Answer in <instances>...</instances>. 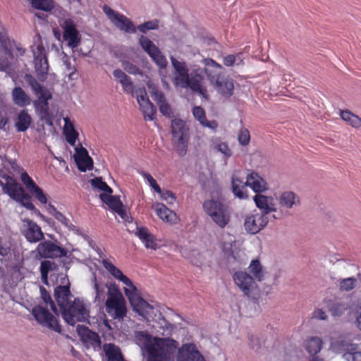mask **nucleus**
<instances>
[{
  "label": "nucleus",
  "instance_id": "obj_19",
  "mask_svg": "<svg viewBox=\"0 0 361 361\" xmlns=\"http://www.w3.org/2000/svg\"><path fill=\"white\" fill-rule=\"evenodd\" d=\"M36 251L42 258L62 257L67 255L66 249L56 245L50 240H45L39 243Z\"/></svg>",
  "mask_w": 361,
  "mask_h": 361
},
{
  "label": "nucleus",
  "instance_id": "obj_23",
  "mask_svg": "<svg viewBox=\"0 0 361 361\" xmlns=\"http://www.w3.org/2000/svg\"><path fill=\"white\" fill-rule=\"evenodd\" d=\"M214 85L215 90L224 97H230L233 92L234 84L233 80L219 75L218 73L214 74Z\"/></svg>",
  "mask_w": 361,
  "mask_h": 361
},
{
  "label": "nucleus",
  "instance_id": "obj_1",
  "mask_svg": "<svg viewBox=\"0 0 361 361\" xmlns=\"http://www.w3.org/2000/svg\"><path fill=\"white\" fill-rule=\"evenodd\" d=\"M135 338L147 361H173L177 350L176 361H206L192 343L178 348V343L173 338L153 337L143 331L137 332Z\"/></svg>",
  "mask_w": 361,
  "mask_h": 361
},
{
  "label": "nucleus",
  "instance_id": "obj_56",
  "mask_svg": "<svg viewBox=\"0 0 361 361\" xmlns=\"http://www.w3.org/2000/svg\"><path fill=\"white\" fill-rule=\"evenodd\" d=\"M22 206L25 207L29 210H34L35 207L30 200V197L28 194L24 192L19 199L16 200Z\"/></svg>",
  "mask_w": 361,
  "mask_h": 361
},
{
  "label": "nucleus",
  "instance_id": "obj_3",
  "mask_svg": "<svg viewBox=\"0 0 361 361\" xmlns=\"http://www.w3.org/2000/svg\"><path fill=\"white\" fill-rule=\"evenodd\" d=\"M122 283L126 286L123 290L133 310L147 321L154 320L157 309L140 296L137 288L128 277Z\"/></svg>",
  "mask_w": 361,
  "mask_h": 361
},
{
  "label": "nucleus",
  "instance_id": "obj_12",
  "mask_svg": "<svg viewBox=\"0 0 361 361\" xmlns=\"http://www.w3.org/2000/svg\"><path fill=\"white\" fill-rule=\"evenodd\" d=\"M103 11L111 22L120 30L126 33H135L137 28L133 23L126 16L104 5Z\"/></svg>",
  "mask_w": 361,
  "mask_h": 361
},
{
  "label": "nucleus",
  "instance_id": "obj_32",
  "mask_svg": "<svg viewBox=\"0 0 361 361\" xmlns=\"http://www.w3.org/2000/svg\"><path fill=\"white\" fill-rule=\"evenodd\" d=\"M248 270L253 279L258 281H262L267 277L268 272L258 259H252L250 262Z\"/></svg>",
  "mask_w": 361,
  "mask_h": 361
},
{
  "label": "nucleus",
  "instance_id": "obj_49",
  "mask_svg": "<svg viewBox=\"0 0 361 361\" xmlns=\"http://www.w3.org/2000/svg\"><path fill=\"white\" fill-rule=\"evenodd\" d=\"M91 185L95 188L98 189L99 190L103 191V192H108L109 193H112L113 190L112 189L100 178H95L90 180Z\"/></svg>",
  "mask_w": 361,
  "mask_h": 361
},
{
  "label": "nucleus",
  "instance_id": "obj_58",
  "mask_svg": "<svg viewBox=\"0 0 361 361\" xmlns=\"http://www.w3.org/2000/svg\"><path fill=\"white\" fill-rule=\"evenodd\" d=\"M354 308V312L352 314H354L355 316V324L361 331V301L357 300Z\"/></svg>",
  "mask_w": 361,
  "mask_h": 361
},
{
  "label": "nucleus",
  "instance_id": "obj_7",
  "mask_svg": "<svg viewBox=\"0 0 361 361\" xmlns=\"http://www.w3.org/2000/svg\"><path fill=\"white\" fill-rule=\"evenodd\" d=\"M139 42L143 50L160 68L159 73L161 75V82L166 89H169V85L166 81V75L163 73V70L166 68L168 64L166 57L162 54L160 49L147 37L142 35L139 39Z\"/></svg>",
  "mask_w": 361,
  "mask_h": 361
},
{
  "label": "nucleus",
  "instance_id": "obj_63",
  "mask_svg": "<svg viewBox=\"0 0 361 361\" xmlns=\"http://www.w3.org/2000/svg\"><path fill=\"white\" fill-rule=\"evenodd\" d=\"M231 239L228 242H225L222 245V250L223 251L228 255H230L232 253V247L233 243H235L234 238L233 236H230Z\"/></svg>",
  "mask_w": 361,
  "mask_h": 361
},
{
  "label": "nucleus",
  "instance_id": "obj_2",
  "mask_svg": "<svg viewBox=\"0 0 361 361\" xmlns=\"http://www.w3.org/2000/svg\"><path fill=\"white\" fill-rule=\"evenodd\" d=\"M61 285L54 289V297L60 307L62 317L65 322L74 326L78 322H85L89 318V310L85 303L78 298L71 302L70 283L66 276L59 275Z\"/></svg>",
  "mask_w": 361,
  "mask_h": 361
},
{
  "label": "nucleus",
  "instance_id": "obj_60",
  "mask_svg": "<svg viewBox=\"0 0 361 361\" xmlns=\"http://www.w3.org/2000/svg\"><path fill=\"white\" fill-rule=\"evenodd\" d=\"M343 357L346 361H361V353L355 350L353 352H346L343 353Z\"/></svg>",
  "mask_w": 361,
  "mask_h": 361
},
{
  "label": "nucleus",
  "instance_id": "obj_35",
  "mask_svg": "<svg viewBox=\"0 0 361 361\" xmlns=\"http://www.w3.org/2000/svg\"><path fill=\"white\" fill-rule=\"evenodd\" d=\"M103 350L107 361H124L119 347L114 343H105Z\"/></svg>",
  "mask_w": 361,
  "mask_h": 361
},
{
  "label": "nucleus",
  "instance_id": "obj_57",
  "mask_svg": "<svg viewBox=\"0 0 361 361\" xmlns=\"http://www.w3.org/2000/svg\"><path fill=\"white\" fill-rule=\"evenodd\" d=\"M63 62L64 66H66V70L68 73L69 79L73 80V75L76 72V68L74 66H72L70 59L68 57L66 54L63 58Z\"/></svg>",
  "mask_w": 361,
  "mask_h": 361
},
{
  "label": "nucleus",
  "instance_id": "obj_15",
  "mask_svg": "<svg viewBox=\"0 0 361 361\" xmlns=\"http://www.w3.org/2000/svg\"><path fill=\"white\" fill-rule=\"evenodd\" d=\"M60 25L63 30V39L68 46L72 49L78 47L81 42V35L76 29L74 21L71 18H66L62 20Z\"/></svg>",
  "mask_w": 361,
  "mask_h": 361
},
{
  "label": "nucleus",
  "instance_id": "obj_55",
  "mask_svg": "<svg viewBox=\"0 0 361 361\" xmlns=\"http://www.w3.org/2000/svg\"><path fill=\"white\" fill-rule=\"evenodd\" d=\"M157 193L159 195L160 198L169 204H172L176 202V197L174 193L170 190H162L160 188V192Z\"/></svg>",
  "mask_w": 361,
  "mask_h": 361
},
{
  "label": "nucleus",
  "instance_id": "obj_54",
  "mask_svg": "<svg viewBox=\"0 0 361 361\" xmlns=\"http://www.w3.org/2000/svg\"><path fill=\"white\" fill-rule=\"evenodd\" d=\"M189 259L190 262L197 267L202 266L204 262V257L203 254L196 250L192 251Z\"/></svg>",
  "mask_w": 361,
  "mask_h": 361
},
{
  "label": "nucleus",
  "instance_id": "obj_9",
  "mask_svg": "<svg viewBox=\"0 0 361 361\" xmlns=\"http://www.w3.org/2000/svg\"><path fill=\"white\" fill-rule=\"evenodd\" d=\"M31 314L36 322L42 327L61 333V329L58 319L45 307L41 305H35L32 308Z\"/></svg>",
  "mask_w": 361,
  "mask_h": 361
},
{
  "label": "nucleus",
  "instance_id": "obj_40",
  "mask_svg": "<svg viewBox=\"0 0 361 361\" xmlns=\"http://www.w3.org/2000/svg\"><path fill=\"white\" fill-rule=\"evenodd\" d=\"M340 116L348 125L354 128L359 129L361 128V118L354 114L349 110H341Z\"/></svg>",
  "mask_w": 361,
  "mask_h": 361
},
{
  "label": "nucleus",
  "instance_id": "obj_22",
  "mask_svg": "<svg viewBox=\"0 0 361 361\" xmlns=\"http://www.w3.org/2000/svg\"><path fill=\"white\" fill-rule=\"evenodd\" d=\"M279 205L281 209L290 210L300 205V196L293 191L285 190L279 194L277 197Z\"/></svg>",
  "mask_w": 361,
  "mask_h": 361
},
{
  "label": "nucleus",
  "instance_id": "obj_10",
  "mask_svg": "<svg viewBox=\"0 0 361 361\" xmlns=\"http://www.w3.org/2000/svg\"><path fill=\"white\" fill-rule=\"evenodd\" d=\"M204 74L207 75L211 82H214L215 76L209 68L202 69L201 68H194L189 74L188 87L207 98V90L202 85Z\"/></svg>",
  "mask_w": 361,
  "mask_h": 361
},
{
  "label": "nucleus",
  "instance_id": "obj_41",
  "mask_svg": "<svg viewBox=\"0 0 361 361\" xmlns=\"http://www.w3.org/2000/svg\"><path fill=\"white\" fill-rule=\"evenodd\" d=\"M102 264L109 273L118 281L123 283L127 279V276L109 260L103 259Z\"/></svg>",
  "mask_w": 361,
  "mask_h": 361
},
{
  "label": "nucleus",
  "instance_id": "obj_52",
  "mask_svg": "<svg viewBox=\"0 0 361 361\" xmlns=\"http://www.w3.org/2000/svg\"><path fill=\"white\" fill-rule=\"evenodd\" d=\"M54 216L55 217L56 219H57L63 225H64L66 227H67L69 230H71V231H76V232L78 231V230L76 228V227L70 222L69 219H68L60 212L57 211V212H56L54 214Z\"/></svg>",
  "mask_w": 361,
  "mask_h": 361
},
{
  "label": "nucleus",
  "instance_id": "obj_34",
  "mask_svg": "<svg viewBox=\"0 0 361 361\" xmlns=\"http://www.w3.org/2000/svg\"><path fill=\"white\" fill-rule=\"evenodd\" d=\"M32 118L27 110H21L16 116L15 127L18 132H25L30 127Z\"/></svg>",
  "mask_w": 361,
  "mask_h": 361
},
{
  "label": "nucleus",
  "instance_id": "obj_13",
  "mask_svg": "<svg viewBox=\"0 0 361 361\" xmlns=\"http://www.w3.org/2000/svg\"><path fill=\"white\" fill-rule=\"evenodd\" d=\"M34 65L36 73L39 80L44 82L47 79L49 64L44 47L42 44L32 47Z\"/></svg>",
  "mask_w": 361,
  "mask_h": 361
},
{
  "label": "nucleus",
  "instance_id": "obj_24",
  "mask_svg": "<svg viewBox=\"0 0 361 361\" xmlns=\"http://www.w3.org/2000/svg\"><path fill=\"white\" fill-rule=\"evenodd\" d=\"M20 180L26 189L35 196L42 204H47V198L43 190L37 185L34 180L30 177L27 172L20 174Z\"/></svg>",
  "mask_w": 361,
  "mask_h": 361
},
{
  "label": "nucleus",
  "instance_id": "obj_36",
  "mask_svg": "<svg viewBox=\"0 0 361 361\" xmlns=\"http://www.w3.org/2000/svg\"><path fill=\"white\" fill-rule=\"evenodd\" d=\"M58 268L57 265L51 261L44 260L41 262L40 264V271H41V279L42 281L45 285H49L48 281V274L50 273V277L52 279L55 275V271Z\"/></svg>",
  "mask_w": 361,
  "mask_h": 361
},
{
  "label": "nucleus",
  "instance_id": "obj_30",
  "mask_svg": "<svg viewBox=\"0 0 361 361\" xmlns=\"http://www.w3.org/2000/svg\"><path fill=\"white\" fill-rule=\"evenodd\" d=\"M357 301H353L350 304L345 302H336L329 307V312L334 317H341L348 311L349 314L354 312V307Z\"/></svg>",
  "mask_w": 361,
  "mask_h": 361
},
{
  "label": "nucleus",
  "instance_id": "obj_20",
  "mask_svg": "<svg viewBox=\"0 0 361 361\" xmlns=\"http://www.w3.org/2000/svg\"><path fill=\"white\" fill-rule=\"evenodd\" d=\"M135 95L142 112L145 121H153L156 114V108L149 101L147 92L144 88H139L135 90Z\"/></svg>",
  "mask_w": 361,
  "mask_h": 361
},
{
  "label": "nucleus",
  "instance_id": "obj_25",
  "mask_svg": "<svg viewBox=\"0 0 361 361\" xmlns=\"http://www.w3.org/2000/svg\"><path fill=\"white\" fill-rule=\"evenodd\" d=\"M245 185L257 194L262 193L268 190L267 181L255 171H252L247 175Z\"/></svg>",
  "mask_w": 361,
  "mask_h": 361
},
{
  "label": "nucleus",
  "instance_id": "obj_47",
  "mask_svg": "<svg viewBox=\"0 0 361 361\" xmlns=\"http://www.w3.org/2000/svg\"><path fill=\"white\" fill-rule=\"evenodd\" d=\"M39 291H40L41 298L43 300V301L44 302V303L47 305V306L49 305L50 307L51 310H52V312L54 314H58L57 308H56L54 301L52 300L49 293L46 290V288L44 287L40 286Z\"/></svg>",
  "mask_w": 361,
  "mask_h": 361
},
{
  "label": "nucleus",
  "instance_id": "obj_18",
  "mask_svg": "<svg viewBox=\"0 0 361 361\" xmlns=\"http://www.w3.org/2000/svg\"><path fill=\"white\" fill-rule=\"evenodd\" d=\"M171 64L174 68L173 82L176 87L188 88L189 73L185 62L178 61L171 56Z\"/></svg>",
  "mask_w": 361,
  "mask_h": 361
},
{
  "label": "nucleus",
  "instance_id": "obj_53",
  "mask_svg": "<svg viewBox=\"0 0 361 361\" xmlns=\"http://www.w3.org/2000/svg\"><path fill=\"white\" fill-rule=\"evenodd\" d=\"M140 173L156 192H160V187L157 184L156 180L149 173L142 171Z\"/></svg>",
  "mask_w": 361,
  "mask_h": 361
},
{
  "label": "nucleus",
  "instance_id": "obj_44",
  "mask_svg": "<svg viewBox=\"0 0 361 361\" xmlns=\"http://www.w3.org/2000/svg\"><path fill=\"white\" fill-rule=\"evenodd\" d=\"M212 147L214 150L221 153L225 159L231 157L232 151L226 142H222L218 138L213 140Z\"/></svg>",
  "mask_w": 361,
  "mask_h": 361
},
{
  "label": "nucleus",
  "instance_id": "obj_38",
  "mask_svg": "<svg viewBox=\"0 0 361 361\" xmlns=\"http://www.w3.org/2000/svg\"><path fill=\"white\" fill-rule=\"evenodd\" d=\"M12 99L14 104L20 107L27 106L31 102L30 97L20 87H16L13 90Z\"/></svg>",
  "mask_w": 361,
  "mask_h": 361
},
{
  "label": "nucleus",
  "instance_id": "obj_8",
  "mask_svg": "<svg viewBox=\"0 0 361 361\" xmlns=\"http://www.w3.org/2000/svg\"><path fill=\"white\" fill-rule=\"evenodd\" d=\"M25 80L30 85L32 92L37 97L34 102V105L37 111L47 114L48 111V101L51 99L52 95L49 90L42 85L32 75L25 74Z\"/></svg>",
  "mask_w": 361,
  "mask_h": 361
},
{
  "label": "nucleus",
  "instance_id": "obj_39",
  "mask_svg": "<svg viewBox=\"0 0 361 361\" xmlns=\"http://www.w3.org/2000/svg\"><path fill=\"white\" fill-rule=\"evenodd\" d=\"M93 288L95 291V301L103 302L106 296V290H109V286L104 284L97 279L96 275L93 274L92 279Z\"/></svg>",
  "mask_w": 361,
  "mask_h": 361
},
{
  "label": "nucleus",
  "instance_id": "obj_26",
  "mask_svg": "<svg viewBox=\"0 0 361 361\" xmlns=\"http://www.w3.org/2000/svg\"><path fill=\"white\" fill-rule=\"evenodd\" d=\"M253 200L256 207L261 211L260 213L265 214L266 216L271 212H276L274 199L271 196L257 193L253 197Z\"/></svg>",
  "mask_w": 361,
  "mask_h": 361
},
{
  "label": "nucleus",
  "instance_id": "obj_45",
  "mask_svg": "<svg viewBox=\"0 0 361 361\" xmlns=\"http://www.w3.org/2000/svg\"><path fill=\"white\" fill-rule=\"evenodd\" d=\"M32 8L44 11H51L54 8L52 0H26Z\"/></svg>",
  "mask_w": 361,
  "mask_h": 361
},
{
  "label": "nucleus",
  "instance_id": "obj_11",
  "mask_svg": "<svg viewBox=\"0 0 361 361\" xmlns=\"http://www.w3.org/2000/svg\"><path fill=\"white\" fill-rule=\"evenodd\" d=\"M233 279L235 284L249 298L252 297L259 292L258 286L255 280L248 273L243 271H238L233 274Z\"/></svg>",
  "mask_w": 361,
  "mask_h": 361
},
{
  "label": "nucleus",
  "instance_id": "obj_42",
  "mask_svg": "<svg viewBox=\"0 0 361 361\" xmlns=\"http://www.w3.org/2000/svg\"><path fill=\"white\" fill-rule=\"evenodd\" d=\"M305 349L311 355L317 354L322 349V341L319 337H311L306 340Z\"/></svg>",
  "mask_w": 361,
  "mask_h": 361
},
{
  "label": "nucleus",
  "instance_id": "obj_43",
  "mask_svg": "<svg viewBox=\"0 0 361 361\" xmlns=\"http://www.w3.org/2000/svg\"><path fill=\"white\" fill-rule=\"evenodd\" d=\"M331 349L336 353H341L343 352H353L356 350L354 345L348 343L345 341H332L331 344Z\"/></svg>",
  "mask_w": 361,
  "mask_h": 361
},
{
  "label": "nucleus",
  "instance_id": "obj_5",
  "mask_svg": "<svg viewBox=\"0 0 361 361\" xmlns=\"http://www.w3.org/2000/svg\"><path fill=\"white\" fill-rule=\"evenodd\" d=\"M105 305L106 312L114 319H123L126 316V302L115 284H110L109 287V297Z\"/></svg>",
  "mask_w": 361,
  "mask_h": 361
},
{
  "label": "nucleus",
  "instance_id": "obj_14",
  "mask_svg": "<svg viewBox=\"0 0 361 361\" xmlns=\"http://www.w3.org/2000/svg\"><path fill=\"white\" fill-rule=\"evenodd\" d=\"M268 223L269 218L265 214L254 210L245 216L243 225L247 233L254 235L263 230Z\"/></svg>",
  "mask_w": 361,
  "mask_h": 361
},
{
  "label": "nucleus",
  "instance_id": "obj_59",
  "mask_svg": "<svg viewBox=\"0 0 361 361\" xmlns=\"http://www.w3.org/2000/svg\"><path fill=\"white\" fill-rule=\"evenodd\" d=\"M120 83L121 84L124 92L135 95V92L133 91V85L130 77L127 76L122 81H121Z\"/></svg>",
  "mask_w": 361,
  "mask_h": 361
},
{
  "label": "nucleus",
  "instance_id": "obj_17",
  "mask_svg": "<svg viewBox=\"0 0 361 361\" xmlns=\"http://www.w3.org/2000/svg\"><path fill=\"white\" fill-rule=\"evenodd\" d=\"M22 221L21 233L29 243H35L44 239V233L37 223L29 219Z\"/></svg>",
  "mask_w": 361,
  "mask_h": 361
},
{
  "label": "nucleus",
  "instance_id": "obj_62",
  "mask_svg": "<svg viewBox=\"0 0 361 361\" xmlns=\"http://www.w3.org/2000/svg\"><path fill=\"white\" fill-rule=\"evenodd\" d=\"M66 141L71 145H74L78 136V133L74 129L72 131H64Z\"/></svg>",
  "mask_w": 361,
  "mask_h": 361
},
{
  "label": "nucleus",
  "instance_id": "obj_29",
  "mask_svg": "<svg viewBox=\"0 0 361 361\" xmlns=\"http://www.w3.org/2000/svg\"><path fill=\"white\" fill-rule=\"evenodd\" d=\"M192 114L202 126L208 128L213 131L216 130L218 127L217 122L214 120L207 121L205 111L201 106H194L192 109Z\"/></svg>",
  "mask_w": 361,
  "mask_h": 361
},
{
  "label": "nucleus",
  "instance_id": "obj_51",
  "mask_svg": "<svg viewBox=\"0 0 361 361\" xmlns=\"http://www.w3.org/2000/svg\"><path fill=\"white\" fill-rule=\"evenodd\" d=\"M159 27V20H153L147 21L137 26V30L140 32L145 34L148 30H157Z\"/></svg>",
  "mask_w": 361,
  "mask_h": 361
},
{
  "label": "nucleus",
  "instance_id": "obj_28",
  "mask_svg": "<svg viewBox=\"0 0 361 361\" xmlns=\"http://www.w3.org/2000/svg\"><path fill=\"white\" fill-rule=\"evenodd\" d=\"M76 152L77 154L75 159L78 169L82 172L92 169L93 166V161L88 155L87 151L85 148L81 147L79 149H77Z\"/></svg>",
  "mask_w": 361,
  "mask_h": 361
},
{
  "label": "nucleus",
  "instance_id": "obj_61",
  "mask_svg": "<svg viewBox=\"0 0 361 361\" xmlns=\"http://www.w3.org/2000/svg\"><path fill=\"white\" fill-rule=\"evenodd\" d=\"M238 142L242 145H248L250 137V133L247 129H242L240 130L238 134Z\"/></svg>",
  "mask_w": 361,
  "mask_h": 361
},
{
  "label": "nucleus",
  "instance_id": "obj_4",
  "mask_svg": "<svg viewBox=\"0 0 361 361\" xmlns=\"http://www.w3.org/2000/svg\"><path fill=\"white\" fill-rule=\"evenodd\" d=\"M204 212L219 228H224L231 221L228 207L219 200H208L204 202Z\"/></svg>",
  "mask_w": 361,
  "mask_h": 361
},
{
  "label": "nucleus",
  "instance_id": "obj_6",
  "mask_svg": "<svg viewBox=\"0 0 361 361\" xmlns=\"http://www.w3.org/2000/svg\"><path fill=\"white\" fill-rule=\"evenodd\" d=\"M172 142L175 151L180 157H183L188 152L189 140L188 128L180 119H173L171 122Z\"/></svg>",
  "mask_w": 361,
  "mask_h": 361
},
{
  "label": "nucleus",
  "instance_id": "obj_64",
  "mask_svg": "<svg viewBox=\"0 0 361 361\" xmlns=\"http://www.w3.org/2000/svg\"><path fill=\"white\" fill-rule=\"evenodd\" d=\"M160 112L164 116H170L171 111L166 101L158 104Z\"/></svg>",
  "mask_w": 361,
  "mask_h": 361
},
{
  "label": "nucleus",
  "instance_id": "obj_37",
  "mask_svg": "<svg viewBox=\"0 0 361 361\" xmlns=\"http://www.w3.org/2000/svg\"><path fill=\"white\" fill-rule=\"evenodd\" d=\"M336 286L341 293H348L355 289L358 286L357 279L354 276L338 279Z\"/></svg>",
  "mask_w": 361,
  "mask_h": 361
},
{
  "label": "nucleus",
  "instance_id": "obj_27",
  "mask_svg": "<svg viewBox=\"0 0 361 361\" xmlns=\"http://www.w3.org/2000/svg\"><path fill=\"white\" fill-rule=\"evenodd\" d=\"M152 209L163 221L171 224L176 223L178 219L176 214L167 208L165 204L156 202L152 205Z\"/></svg>",
  "mask_w": 361,
  "mask_h": 361
},
{
  "label": "nucleus",
  "instance_id": "obj_16",
  "mask_svg": "<svg viewBox=\"0 0 361 361\" xmlns=\"http://www.w3.org/2000/svg\"><path fill=\"white\" fill-rule=\"evenodd\" d=\"M77 332L86 348H92L94 351L101 350V338L99 334L86 326L78 325Z\"/></svg>",
  "mask_w": 361,
  "mask_h": 361
},
{
  "label": "nucleus",
  "instance_id": "obj_48",
  "mask_svg": "<svg viewBox=\"0 0 361 361\" xmlns=\"http://www.w3.org/2000/svg\"><path fill=\"white\" fill-rule=\"evenodd\" d=\"M149 92L152 99L157 102V104L166 101L164 93L159 91L157 86L153 84H148Z\"/></svg>",
  "mask_w": 361,
  "mask_h": 361
},
{
  "label": "nucleus",
  "instance_id": "obj_50",
  "mask_svg": "<svg viewBox=\"0 0 361 361\" xmlns=\"http://www.w3.org/2000/svg\"><path fill=\"white\" fill-rule=\"evenodd\" d=\"M243 62V55L239 53L236 55L230 54L224 58V64L226 66H231L234 64L240 65Z\"/></svg>",
  "mask_w": 361,
  "mask_h": 361
},
{
  "label": "nucleus",
  "instance_id": "obj_46",
  "mask_svg": "<svg viewBox=\"0 0 361 361\" xmlns=\"http://www.w3.org/2000/svg\"><path fill=\"white\" fill-rule=\"evenodd\" d=\"M111 209L115 211L122 219L126 216V213L123 209V205L120 200L119 196H112L107 204Z\"/></svg>",
  "mask_w": 361,
  "mask_h": 361
},
{
  "label": "nucleus",
  "instance_id": "obj_21",
  "mask_svg": "<svg viewBox=\"0 0 361 361\" xmlns=\"http://www.w3.org/2000/svg\"><path fill=\"white\" fill-rule=\"evenodd\" d=\"M1 178L0 185L2 187L4 192L16 201L25 192L24 189L11 176L4 174Z\"/></svg>",
  "mask_w": 361,
  "mask_h": 361
},
{
  "label": "nucleus",
  "instance_id": "obj_31",
  "mask_svg": "<svg viewBox=\"0 0 361 361\" xmlns=\"http://www.w3.org/2000/svg\"><path fill=\"white\" fill-rule=\"evenodd\" d=\"M135 233L147 248L156 250L157 245L155 241V238L151 233H149L147 228L137 227Z\"/></svg>",
  "mask_w": 361,
  "mask_h": 361
},
{
  "label": "nucleus",
  "instance_id": "obj_33",
  "mask_svg": "<svg viewBox=\"0 0 361 361\" xmlns=\"http://www.w3.org/2000/svg\"><path fill=\"white\" fill-rule=\"evenodd\" d=\"M232 191L234 195L240 199H247L248 195L247 194L245 182H243L236 174H233L232 176Z\"/></svg>",
  "mask_w": 361,
  "mask_h": 361
}]
</instances>
